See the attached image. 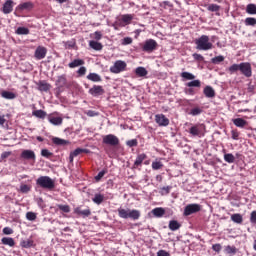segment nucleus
<instances>
[{"instance_id": "nucleus-11", "label": "nucleus", "mask_w": 256, "mask_h": 256, "mask_svg": "<svg viewBox=\"0 0 256 256\" xmlns=\"http://www.w3.org/2000/svg\"><path fill=\"white\" fill-rule=\"evenodd\" d=\"M34 57L38 61H41V59H45L47 57V49L45 46H38L34 52Z\"/></svg>"}, {"instance_id": "nucleus-42", "label": "nucleus", "mask_w": 256, "mask_h": 256, "mask_svg": "<svg viewBox=\"0 0 256 256\" xmlns=\"http://www.w3.org/2000/svg\"><path fill=\"white\" fill-rule=\"evenodd\" d=\"M181 77L186 81H193V79H195V75L191 74L190 72H182Z\"/></svg>"}, {"instance_id": "nucleus-6", "label": "nucleus", "mask_w": 256, "mask_h": 256, "mask_svg": "<svg viewBox=\"0 0 256 256\" xmlns=\"http://www.w3.org/2000/svg\"><path fill=\"white\" fill-rule=\"evenodd\" d=\"M140 45L144 53H153V51H155L157 47H159V44H157V41L153 39H148L143 44H140Z\"/></svg>"}, {"instance_id": "nucleus-4", "label": "nucleus", "mask_w": 256, "mask_h": 256, "mask_svg": "<svg viewBox=\"0 0 256 256\" xmlns=\"http://www.w3.org/2000/svg\"><path fill=\"white\" fill-rule=\"evenodd\" d=\"M36 185L41 187V189H48V191H53V189H55V181L49 176H40L36 180Z\"/></svg>"}, {"instance_id": "nucleus-62", "label": "nucleus", "mask_w": 256, "mask_h": 256, "mask_svg": "<svg viewBox=\"0 0 256 256\" xmlns=\"http://www.w3.org/2000/svg\"><path fill=\"white\" fill-rule=\"evenodd\" d=\"M2 231L4 235H13V230L9 227H4Z\"/></svg>"}, {"instance_id": "nucleus-12", "label": "nucleus", "mask_w": 256, "mask_h": 256, "mask_svg": "<svg viewBox=\"0 0 256 256\" xmlns=\"http://www.w3.org/2000/svg\"><path fill=\"white\" fill-rule=\"evenodd\" d=\"M155 122L159 125V127H167L169 125V118H166L165 114H156Z\"/></svg>"}, {"instance_id": "nucleus-63", "label": "nucleus", "mask_w": 256, "mask_h": 256, "mask_svg": "<svg viewBox=\"0 0 256 256\" xmlns=\"http://www.w3.org/2000/svg\"><path fill=\"white\" fill-rule=\"evenodd\" d=\"M212 249H213V251H215L216 253H221V249H222L221 244H214V245L212 246Z\"/></svg>"}, {"instance_id": "nucleus-55", "label": "nucleus", "mask_w": 256, "mask_h": 256, "mask_svg": "<svg viewBox=\"0 0 256 256\" xmlns=\"http://www.w3.org/2000/svg\"><path fill=\"white\" fill-rule=\"evenodd\" d=\"M192 57L193 59H195V61H198L199 63H201L202 61H205V57H203V55L198 53H194Z\"/></svg>"}, {"instance_id": "nucleus-43", "label": "nucleus", "mask_w": 256, "mask_h": 256, "mask_svg": "<svg viewBox=\"0 0 256 256\" xmlns=\"http://www.w3.org/2000/svg\"><path fill=\"white\" fill-rule=\"evenodd\" d=\"M186 87H197L198 89H200L201 80H192V81L186 83Z\"/></svg>"}, {"instance_id": "nucleus-32", "label": "nucleus", "mask_w": 256, "mask_h": 256, "mask_svg": "<svg viewBox=\"0 0 256 256\" xmlns=\"http://www.w3.org/2000/svg\"><path fill=\"white\" fill-rule=\"evenodd\" d=\"M231 221H233V223L241 225L243 223V215H241L240 213L232 214Z\"/></svg>"}, {"instance_id": "nucleus-14", "label": "nucleus", "mask_w": 256, "mask_h": 256, "mask_svg": "<svg viewBox=\"0 0 256 256\" xmlns=\"http://www.w3.org/2000/svg\"><path fill=\"white\" fill-rule=\"evenodd\" d=\"M13 7H15V2H13V0H6L2 6V13H4V15L13 13Z\"/></svg>"}, {"instance_id": "nucleus-58", "label": "nucleus", "mask_w": 256, "mask_h": 256, "mask_svg": "<svg viewBox=\"0 0 256 256\" xmlns=\"http://www.w3.org/2000/svg\"><path fill=\"white\" fill-rule=\"evenodd\" d=\"M231 135H232V139H233L234 141H239V135H240V133H239L238 130H232V131H231Z\"/></svg>"}, {"instance_id": "nucleus-21", "label": "nucleus", "mask_w": 256, "mask_h": 256, "mask_svg": "<svg viewBox=\"0 0 256 256\" xmlns=\"http://www.w3.org/2000/svg\"><path fill=\"white\" fill-rule=\"evenodd\" d=\"M203 93L208 99H213V97H215V90L211 86H206Z\"/></svg>"}, {"instance_id": "nucleus-19", "label": "nucleus", "mask_w": 256, "mask_h": 256, "mask_svg": "<svg viewBox=\"0 0 256 256\" xmlns=\"http://www.w3.org/2000/svg\"><path fill=\"white\" fill-rule=\"evenodd\" d=\"M38 90L47 93V91H51V84L47 83L45 80H40L37 83Z\"/></svg>"}, {"instance_id": "nucleus-17", "label": "nucleus", "mask_w": 256, "mask_h": 256, "mask_svg": "<svg viewBox=\"0 0 256 256\" xmlns=\"http://www.w3.org/2000/svg\"><path fill=\"white\" fill-rule=\"evenodd\" d=\"M33 7H35L33 2L28 1V2H24V3L19 4L16 7V11H31L33 9Z\"/></svg>"}, {"instance_id": "nucleus-28", "label": "nucleus", "mask_w": 256, "mask_h": 256, "mask_svg": "<svg viewBox=\"0 0 256 256\" xmlns=\"http://www.w3.org/2000/svg\"><path fill=\"white\" fill-rule=\"evenodd\" d=\"M52 143H54V145H59V146H65V145H69V140H65V139H61L59 137H54L52 138Z\"/></svg>"}, {"instance_id": "nucleus-24", "label": "nucleus", "mask_w": 256, "mask_h": 256, "mask_svg": "<svg viewBox=\"0 0 256 256\" xmlns=\"http://www.w3.org/2000/svg\"><path fill=\"white\" fill-rule=\"evenodd\" d=\"M93 203L96 205H101L105 201V195L101 193H96L94 197L92 198Z\"/></svg>"}, {"instance_id": "nucleus-39", "label": "nucleus", "mask_w": 256, "mask_h": 256, "mask_svg": "<svg viewBox=\"0 0 256 256\" xmlns=\"http://www.w3.org/2000/svg\"><path fill=\"white\" fill-rule=\"evenodd\" d=\"M246 27H255L256 25V18L254 17H248L244 21Z\"/></svg>"}, {"instance_id": "nucleus-53", "label": "nucleus", "mask_w": 256, "mask_h": 256, "mask_svg": "<svg viewBox=\"0 0 256 256\" xmlns=\"http://www.w3.org/2000/svg\"><path fill=\"white\" fill-rule=\"evenodd\" d=\"M106 173H107V170L100 171L98 173V175L95 176V181H97V182L101 181V179H103V177H105Z\"/></svg>"}, {"instance_id": "nucleus-7", "label": "nucleus", "mask_w": 256, "mask_h": 256, "mask_svg": "<svg viewBox=\"0 0 256 256\" xmlns=\"http://www.w3.org/2000/svg\"><path fill=\"white\" fill-rule=\"evenodd\" d=\"M102 143L104 145H109L110 147H117L120 141H119V137H117L116 135L108 134L102 137Z\"/></svg>"}, {"instance_id": "nucleus-35", "label": "nucleus", "mask_w": 256, "mask_h": 256, "mask_svg": "<svg viewBox=\"0 0 256 256\" xmlns=\"http://www.w3.org/2000/svg\"><path fill=\"white\" fill-rule=\"evenodd\" d=\"M178 229H181V224H179L176 220H171L169 222V230L177 231Z\"/></svg>"}, {"instance_id": "nucleus-10", "label": "nucleus", "mask_w": 256, "mask_h": 256, "mask_svg": "<svg viewBox=\"0 0 256 256\" xmlns=\"http://www.w3.org/2000/svg\"><path fill=\"white\" fill-rule=\"evenodd\" d=\"M88 93L92 95V97H99L101 95H105V89L101 85H94L89 89Z\"/></svg>"}, {"instance_id": "nucleus-48", "label": "nucleus", "mask_w": 256, "mask_h": 256, "mask_svg": "<svg viewBox=\"0 0 256 256\" xmlns=\"http://www.w3.org/2000/svg\"><path fill=\"white\" fill-rule=\"evenodd\" d=\"M171 189H173L172 186H164L160 189L161 195H169L171 193Z\"/></svg>"}, {"instance_id": "nucleus-52", "label": "nucleus", "mask_w": 256, "mask_h": 256, "mask_svg": "<svg viewBox=\"0 0 256 256\" xmlns=\"http://www.w3.org/2000/svg\"><path fill=\"white\" fill-rule=\"evenodd\" d=\"M41 155H42V157H46V159L53 157V154L47 149H42Z\"/></svg>"}, {"instance_id": "nucleus-9", "label": "nucleus", "mask_w": 256, "mask_h": 256, "mask_svg": "<svg viewBox=\"0 0 256 256\" xmlns=\"http://www.w3.org/2000/svg\"><path fill=\"white\" fill-rule=\"evenodd\" d=\"M199 211H201V205L200 204H188L184 208L183 215H184V217H189V215L199 213Z\"/></svg>"}, {"instance_id": "nucleus-33", "label": "nucleus", "mask_w": 256, "mask_h": 256, "mask_svg": "<svg viewBox=\"0 0 256 256\" xmlns=\"http://www.w3.org/2000/svg\"><path fill=\"white\" fill-rule=\"evenodd\" d=\"M121 21L124 23V25H131V22L133 21V15L132 14H124L121 16Z\"/></svg>"}, {"instance_id": "nucleus-25", "label": "nucleus", "mask_w": 256, "mask_h": 256, "mask_svg": "<svg viewBox=\"0 0 256 256\" xmlns=\"http://www.w3.org/2000/svg\"><path fill=\"white\" fill-rule=\"evenodd\" d=\"M232 123H234V125L240 129H243V127L247 125V121L243 118H235L232 120Z\"/></svg>"}, {"instance_id": "nucleus-37", "label": "nucleus", "mask_w": 256, "mask_h": 256, "mask_svg": "<svg viewBox=\"0 0 256 256\" xmlns=\"http://www.w3.org/2000/svg\"><path fill=\"white\" fill-rule=\"evenodd\" d=\"M246 13L248 15H256V5L251 3L246 6Z\"/></svg>"}, {"instance_id": "nucleus-22", "label": "nucleus", "mask_w": 256, "mask_h": 256, "mask_svg": "<svg viewBox=\"0 0 256 256\" xmlns=\"http://www.w3.org/2000/svg\"><path fill=\"white\" fill-rule=\"evenodd\" d=\"M85 65V60L83 59H74L72 62L68 64L70 69H75V67H81Z\"/></svg>"}, {"instance_id": "nucleus-56", "label": "nucleus", "mask_w": 256, "mask_h": 256, "mask_svg": "<svg viewBox=\"0 0 256 256\" xmlns=\"http://www.w3.org/2000/svg\"><path fill=\"white\" fill-rule=\"evenodd\" d=\"M86 73H87V68H86L85 66H81V67L77 70V74L79 75V77L85 76Z\"/></svg>"}, {"instance_id": "nucleus-36", "label": "nucleus", "mask_w": 256, "mask_h": 256, "mask_svg": "<svg viewBox=\"0 0 256 256\" xmlns=\"http://www.w3.org/2000/svg\"><path fill=\"white\" fill-rule=\"evenodd\" d=\"M135 73L137 75V77H145L147 75V69H145V67H137L135 69Z\"/></svg>"}, {"instance_id": "nucleus-15", "label": "nucleus", "mask_w": 256, "mask_h": 256, "mask_svg": "<svg viewBox=\"0 0 256 256\" xmlns=\"http://www.w3.org/2000/svg\"><path fill=\"white\" fill-rule=\"evenodd\" d=\"M145 159H147V154L145 153L138 154L136 157V160L134 161L132 169H139V167L143 165V162L145 161Z\"/></svg>"}, {"instance_id": "nucleus-49", "label": "nucleus", "mask_w": 256, "mask_h": 256, "mask_svg": "<svg viewBox=\"0 0 256 256\" xmlns=\"http://www.w3.org/2000/svg\"><path fill=\"white\" fill-rule=\"evenodd\" d=\"M221 9V6L217 5V4H209L207 7L208 11H211L212 13H215L217 11H219Z\"/></svg>"}, {"instance_id": "nucleus-46", "label": "nucleus", "mask_w": 256, "mask_h": 256, "mask_svg": "<svg viewBox=\"0 0 256 256\" xmlns=\"http://www.w3.org/2000/svg\"><path fill=\"white\" fill-rule=\"evenodd\" d=\"M224 161H226V163H235V156L231 153L225 154Z\"/></svg>"}, {"instance_id": "nucleus-45", "label": "nucleus", "mask_w": 256, "mask_h": 256, "mask_svg": "<svg viewBox=\"0 0 256 256\" xmlns=\"http://www.w3.org/2000/svg\"><path fill=\"white\" fill-rule=\"evenodd\" d=\"M152 169L154 171H159V169H163V162H161V161L152 162Z\"/></svg>"}, {"instance_id": "nucleus-3", "label": "nucleus", "mask_w": 256, "mask_h": 256, "mask_svg": "<svg viewBox=\"0 0 256 256\" xmlns=\"http://www.w3.org/2000/svg\"><path fill=\"white\" fill-rule=\"evenodd\" d=\"M196 49L198 51H211L213 49V43L209 40V36L202 35L195 40Z\"/></svg>"}, {"instance_id": "nucleus-29", "label": "nucleus", "mask_w": 256, "mask_h": 256, "mask_svg": "<svg viewBox=\"0 0 256 256\" xmlns=\"http://www.w3.org/2000/svg\"><path fill=\"white\" fill-rule=\"evenodd\" d=\"M89 46L91 47V49H94V51H101L103 49V44L95 40H91L89 42Z\"/></svg>"}, {"instance_id": "nucleus-50", "label": "nucleus", "mask_w": 256, "mask_h": 256, "mask_svg": "<svg viewBox=\"0 0 256 256\" xmlns=\"http://www.w3.org/2000/svg\"><path fill=\"white\" fill-rule=\"evenodd\" d=\"M26 219L28 221H35V219H37V214L35 212H27Z\"/></svg>"}, {"instance_id": "nucleus-30", "label": "nucleus", "mask_w": 256, "mask_h": 256, "mask_svg": "<svg viewBox=\"0 0 256 256\" xmlns=\"http://www.w3.org/2000/svg\"><path fill=\"white\" fill-rule=\"evenodd\" d=\"M1 243L2 245H8V247H15V240L11 237H3Z\"/></svg>"}, {"instance_id": "nucleus-16", "label": "nucleus", "mask_w": 256, "mask_h": 256, "mask_svg": "<svg viewBox=\"0 0 256 256\" xmlns=\"http://www.w3.org/2000/svg\"><path fill=\"white\" fill-rule=\"evenodd\" d=\"M74 213L76 215H79V217H83V218L90 217L91 209H89V207H87L86 209L83 210L81 207H76L74 209Z\"/></svg>"}, {"instance_id": "nucleus-61", "label": "nucleus", "mask_w": 256, "mask_h": 256, "mask_svg": "<svg viewBox=\"0 0 256 256\" xmlns=\"http://www.w3.org/2000/svg\"><path fill=\"white\" fill-rule=\"evenodd\" d=\"M102 37H103V34L101 32L99 31L94 32V39L96 41H101Z\"/></svg>"}, {"instance_id": "nucleus-38", "label": "nucleus", "mask_w": 256, "mask_h": 256, "mask_svg": "<svg viewBox=\"0 0 256 256\" xmlns=\"http://www.w3.org/2000/svg\"><path fill=\"white\" fill-rule=\"evenodd\" d=\"M81 153H91V150L89 149H85V148H76L73 152L72 155H74L75 157H78V155H81Z\"/></svg>"}, {"instance_id": "nucleus-60", "label": "nucleus", "mask_w": 256, "mask_h": 256, "mask_svg": "<svg viewBox=\"0 0 256 256\" xmlns=\"http://www.w3.org/2000/svg\"><path fill=\"white\" fill-rule=\"evenodd\" d=\"M133 43V38L131 37H125L122 39V45H131Z\"/></svg>"}, {"instance_id": "nucleus-2", "label": "nucleus", "mask_w": 256, "mask_h": 256, "mask_svg": "<svg viewBox=\"0 0 256 256\" xmlns=\"http://www.w3.org/2000/svg\"><path fill=\"white\" fill-rule=\"evenodd\" d=\"M118 216L121 219H132V221H137L141 218V211L137 209H125L118 208Z\"/></svg>"}, {"instance_id": "nucleus-23", "label": "nucleus", "mask_w": 256, "mask_h": 256, "mask_svg": "<svg viewBox=\"0 0 256 256\" xmlns=\"http://www.w3.org/2000/svg\"><path fill=\"white\" fill-rule=\"evenodd\" d=\"M67 85V76L65 74L58 76L56 80V86L57 87H65Z\"/></svg>"}, {"instance_id": "nucleus-8", "label": "nucleus", "mask_w": 256, "mask_h": 256, "mask_svg": "<svg viewBox=\"0 0 256 256\" xmlns=\"http://www.w3.org/2000/svg\"><path fill=\"white\" fill-rule=\"evenodd\" d=\"M190 135L193 137H203L205 135V124H196L190 128Z\"/></svg>"}, {"instance_id": "nucleus-59", "label": "nucleus", "mask_w": 256, "mask_h": 256, "mask_svg": "<svg viewBox=\"0 0 256 256\" xmlns=\"http://www.w3.org/2000/svg\"><path fill=\"white\" fill-rule=\"evenodd\" d=\"M250 223H252V225H256V211H252L250 214Z\"/></svg>"}, {"instance_id": "nucleus-1", "label": "nucleus", "mask_w": 256, "mask_h": 256, "mask_svg": "<svg viewBox=\"0 0 256 256\" xmlns=\"http://www.w3.org/2000/svg\"><path fill=\"white\" fill-rule=\"evenodd\" d=\"M237 71H240L241 75H244V77H247V78L253 76V68L251 67V63H249V62H242L240 64H232L228 68V73H230V75L237 73Z\"/></svg>"}, {"instance_id": "nucleus-64", "label": "nucleus", "mask_w": 256, "mask_h": 256, "mask_svg": "<svg viewBox=\"0 0 256 256\" xmlns=\"http://www.w3.org/2000/svg\"><path fill=\"white\" fill-rule=\"evenodd\" d=\"M157 256H171V254H169V252H167L165 250H159L157 252Z\"/></svg>"}, {"instance_id": "nucleus-26", "label": "nucleus", "mask_w": 256, "mask_h": 256, "mask_svg": "<svg viewBox=\"0 0 256 256\" xmlns=\"http://www.w3.org/2000/svg\"><path fill=\"white\" fill-rule=\"evenodd\" d=\"M1 97H3V99L12 100V99H17V94L13 92H9L7 90H3L1 92Z\"/></svg>"}, {"instance_id": "nucleus-44", "label": "nucleus", "mask_w": 256, "mask_h": 256, "mask_svg": "<svg viewBox=\"0 0 256 256\" xmlns=\"http://www.w3.org/2000/svg\"><path fill=\"white\" fill-rule=\"evenodd\" d=\"M223 61H225V57L221 55L211 59V63H213L214 65H219V63H223Z\"/></svg>"}, {"instance_id": "nucleus-54", "label": "nucleus", "mask_w": 256, "mask_h": 256, "mask_svg": "<svg viewBox=\"0 0 256 256\" xmlns=\"http://www.w3.org/2000/svg\"><path fill=\"white\" fill-rule=\"evenodd\" d=\"M58 208L60 211H63V213H70L71 207L69 205H59Z\"/></svg>"}, {"instance_id": "nucleus-31", "label": "nucleus", "mask_w": 256, "mask_h": 256, "mask_svg": "<svg viewBox=\"0 0 256 256\" xmlns=\"http://www.w3.org/2000/svg\"><path fill=\"white\" fill-rule=\"evenodd\" d=\"M20 245L24 249H31V247L35 246V242L33 240H31V239H27V240H22Z\"/></svg>"}, {"instance_id": "nucleus-5", "label": "nucleus", "mask_w": 256, "mask_h": 256, "mask_svg": "<svg viewBox=\"0 0 256 256\" xmlns=\"http://www.w3.org/2000/svg\"><path fill=\"white\" fill-rule=\"evenodd\" d=\"M127 71V62L123 60H117L114 62V65L110 67V73L118 75V73H123Z\"/></svg>"}, {"instance_id": "nucleus-20", "label": "nucleus", "mask_w": 256, "mask_h": 256, "mask_svg": "<svg viewBox=\"0 0 256 256\" xmlns=\"http://www.w3.org/2000/svg\"><path fill=\"white\" fill-rule=\"evenodd\" d=\"M86 79H88V81H92L93 83H101L103 81L101 76L97 73H90L86 76Z\"/></svg>"}, {"instance_id": "nucleus-40", "label": "nucleus", "mask_w": 256, "mask_h": 256, "mask_svg": "<svg viewBox=\"0 0 256 256\" xmlns=\"http://www.w3.org/2000/svg\"><path fill=\"white\" fill-rule=\"evenodd\" d=\"M203 113V109L200 107L192 108L189 112V115H192V117H197V115H201Z\"/></svg>"}, {"instance_id": "nucleus-34", "label": "nucleus", "mask_w": 256, "mask_h": 256, "mask_svg": "<svg viewBox=\"0 0 256 256\" xmlns=\"http://www.w3.org/2000/svg\"><path fill=\"white\" fill-rule=\"evenodd\" d=\"M32 115L38 119H45L47 117V112L43 110H35L32 112Z\"/></svg>"}, {"instance_id": "nucleus-41", "label": "nucleus", "mask_w": 256, "mask_h": 256, "mask_svg": "<svg viewBox=\"0 0 256 256\" xmlns=\"http://www.w3.org/2000/svg\"><path fill=\"white\" fill-rule=\"evenodd\" d=\"M29 28L26 27H18L16 29V35H29Z\"/></svg>"}, {"instance_id": "nucleus-18", "label": "nucleus", "mask_w": 256, "mask_h": 256, "mask_svg": "<svg viewBox=\"0 0 256 256\" xmlns=\"http://www.w3.org/2000/svg\"><path fill=\"white\" fill-rule=\"evenodd\" d=\"M48 121L52 125L59 126L63 125V118L62 117H57L55 114H50L48 115Z\"/></svg>"}, {"instance_id": "nucleus-51", "label": "nucleus", "mask_w": 256, "mask_h": 256, "mask_svg": "<svg viewBox=\"0 0 256 256\" xmlns=\"http://www.w3.org/2000/svg\"><path fill=\"white\" fill-rule=\"evenodd\" d=\"M126 145L127 147H137L139 145V141H137V139L128 140Z\"/></svg>"}, {"instance_id": "nucleus-27", "label": "nucleus", "mask_w": 256, "mask_h": 256, "mask_svg": "<svg viewBox=\"0 0 256 256\" xmlns=\"http://www.w3.org/2000/svg\"><path fill=\"white\" fill-rule=\"evenodd\" d=\"M152 215L157 218L163 217L165 215V208L163 207H157L152 210Z\"/></svg>"}, {"instance_id": "nucleus-47", "label": "nucleus", "mask_w": 256, "mask_h": 256, "mask_svg": "<svg viewBox=\"0 0 256 256\" xmlns=\"http://www.w3.org/2000/svg\"><path fill=\"white\" fill-rule=\"evenodd\" d=\"M225 251L228 255H235V253H237V248L235 246L228 245L226 246Z\"/></svg>"}, {"instance_id": "nucleus-57", "label": "nucleus", "mask_w": 256, "mask_h": 256, "mask_svg": "<svg viewBox=\"0 0 256 256\" xmlns=\"http://www.w3.org/2000/svg\"><path fill=\"white\" fill-rule=\"evenodd\" d=\"M21 193H29L31 191V187L27 184H23L20 186Z\"/></svg>"}, {"instance_id": "nucleus-13", "label": "nucleus", "mask_w": 256, "mask_h": 256, "mask_svg": "<svg viewBox=\"0 0 256 256\" xmlns=\"http://www.w3.org/2000/svg\"><path fill=\"white\" fill-rule=\"evenodd\" d=\"M21 159H25L26 161H34L37 159L35 152L33 150H23L20 154Z\"/></svg>"}]
</instances>
